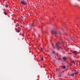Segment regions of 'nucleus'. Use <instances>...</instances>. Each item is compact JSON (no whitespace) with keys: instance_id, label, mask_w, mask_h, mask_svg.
Wrapping results in <instances>:
<instances>
[{"instance_id":"0eeeda50","label":"nucleus","mask_w":80,"mask_h":80,"mask_svg":"<svg viewBox=\"0 0 80 80\" xmlns=\"http://www.w3.org/2000/svg\"><path fill=\"white\" fill-rule=\"evenodd\" d=\"M33 27H34V25L33 24H32L30 26V28H32Z\"/></svg>"},{"instance_id":"b1692460","label":"nucleus","mask_w":80,"mask_h":80,"mask_svg":"<svg viewBox=\"0 0 80 80\" xmlns=\"http://www.w3.org/2000/svg\"><path fill=\"white\" fill-rule=\"evenodd\" d=\"M55 58H56V56L55 57Z\"/></svg>"},{"instance_id":"4468645a","label":"nucleus","mask_w":80,"mask_h":80,"mask_svg":"<svg viewBox=\"0 0 80 80\" xmlns=\"http://www.w3.org/2000/svg\"><path fill=\"white\" fill-rule=\"evenodd\" d=\"M22 36H23V37H24V33H22Z\"/></svg>"},{"instance_id":"f8f14e48","label":"nucleus","mask_w":80,"mask_h":80,"mask_svg":"<svg viewBox=\"0 0 80 80\" xmlns=\"http://www.w3.org/2000/svg\"><path fill=\"white\" fill-rule=\"evenodd\" d=\"M74 74H78V72H74Z\"/></svg>"},{"instance_id":"f03ea898","label":"nucleus","mask_w":80,"mask_h":80,"mask_svg":"<svg viewBox=\"0 0 80 80\" xmlns=\"http://www.w3.org/2000/svg\"><path fill=\"white\" fill-rule=\"evenodd\" d=\"M52 33L54 34V35H55V36H56V35H57V31H52Z\"/></svg>"},{"instance_id":"423d86ee","label":"nucleus","mask_w":80,"mask_h":80,"mask_svg":"<svg viewBox=\"0 0 80 80\" xmlns=\"http://www.w3.org/2000/svg\"><path fill=\"white\" fill-rule=\"evenodd\" d=\"M71 77H74V73H71L70 75Z\"/></svg>"},{"instance_id":"6e6552de","label":"nucleus","mask_w":80,"mask_h":80,"mask_svg":"<svg viewBox=\"0 0 80 80\" xmlns=\"http://www.w3.org/2000/svg\"><path fill=\"white\" fill-rule=\"evenodd\" d=\"M18 33H19V32H20V30H18V31H16Z\"/></svg>"},{"instance_id":"393cba45","label":"nucleus","mask_w":80,"mask_h":80,"mask_svg":"<svg viewBox=\"0 0 80 80\" xmlns=\"http://www.w3.org/2000/svg\"><path fill=\"white\" fill-rule=\"evenodd\" d=\"M3 0V1H5V0Z\"/></svg>"},{"instance_id":"aec40b11","label":"nucleus","mask_w":80,"mask_h":80,"mask_svg":"<svg viewBox=\"0 0 80 80\" xmlns=\"http://www.w3.org/2000/svg\"><path fill=\"white\" fill-rule=\"evenodd\" d=\"M16 27H17V25H16Z\"/></svg>"},{"instance_id":"9b49d317","label":"nucleus","mask_w":80,"mask_h":80,"mask_svg":"<svg viewBox=\"0 0 80 80\" xmlns=\"http://www.w3.org/2000/svg\"><path fill=\"white\" fill-rule=\"evenodd\" d=\"M40 50H41V51H42H42H43V49H42V48H41Z\"/></svg>"},{"instance_id":"5701e85b","label":"nucleus","mask_w":80,"mask_h":80,"mask_svg":"<svg viewBox=\"0 0 80 80\" xmlns=\"http://www.w3.org/2000/svg\"><path fill=\"white\" fill-rule=\"evenodd\" d=\"M53 53H55V52H53Z\"/></svg>"},{"instance_id":"7ed1b4c3","label":"nucleus","mask_w":80,"mask_h":80,"mask_svg":"<svg viewBox=\"0 0 80 80\" xmlns=\"http://www.w3.org/2000/svg\"><path fill=\"white\" fill-rule=\"evenodd\" d=\"M56 47L57 50H59V48H60V47L57 43H56Z\"/></svg>"},{"instance_id":"dca6fc26","label":"nucleus","mask_w":80,"mask_h":80,"mask_svg":"<svg viewBox=\"0 0 80 80\" xmlns=\"http://www.w3.org/2000/svg\"><path fill=\"white\" fill-rule=\"evenodd\" d=\"M4 13L5 15H7V13L6 12H4Z\"/></svg>"},{"instance_id":"f3484780","label":"nucleus","mask_w":80,"mask_h":80,"mask_svg":"<svg viewBox=\"0 0 80 80\" xmlns=\"http://www.w3.org/2000/svg\"><path fill=\"white\" fill-rule=\"evenodd\" d=\"M63 68H65V66H63Z\"/></svg>"},{"instance_id":"1a4fd4ad","label":"nucleus","mask_w":80,"mask_h":80,"mask_svg":"<svg viewBox=\"0 0 80 80\" xmlns=\"http://www.w3.org/2000/svg\"><path fill=\"white\" fill-rule=\"evenodd\" d=\"M73 38H72V37L70 38L71 40H73Z\"/></svg>"},{"instance_id":"6ab92c4d","label":"nucleus","mask_w":80,"mask_h":80,"mask_svg":"<svg viewBox=\"0 0 80 80\" xmlns=\"http://www.w3.org/2000/svg\"><path fill=\"white\" fill-rule=\"evenodd\" d=\"M62 72H60V74H62Z\"/></svg>"},{"instance_id":"412c9836","label":"nucleus","mask_w":80,"mask_h":80,"mask_svg":"<svg viewBox=\"0 0 80 80\" xmlns=\"http://www.w3.org/2000/svg\"><path fill=\"white\" fill-rule=\"evenodd\" d=\"M70 66H71V65H69V67H70Z\"/></svg>"},{"instance_id":"2eb2a0df","label":"nucleus","mask_w":80,"mask_h":80,"mask_svg":"<svg viewBox=\"0 0 80 80\" xmlns=\"http://www.w3.org/2000/svg\"><path fill=\"white\" fill-rule=\"evenodd\" d=\"M72 62L74 63V64H75V62L72 61Z\"/></svg>"},{"instance_id":"39448f33","label":"nucleus","mask_w":80,"mask_h":80,"mask_svg":"<svg viewBox=\"0 0 80 80\" xmlns=\"http://www.w3.org/2000/svg\"><path fill=\"white\" fill-rule=\"evenodd\" d=\"M72 53L74 54H77V52L76 51H73Z\"/></svg>"},{"instance_id":"a211bd4d","label":"nucleus","mask_w":80,"mask_h":80,"mask_svg":"<svg viewBox=\"0 0 80 80\" xmlns=\"http://www.w3.org/2000/svg\"><path fill=\"white\" fill-rule=\"evenodd\" d=\"M42 60H43V58H42Z\"/></svg>"},{"instance_id":"f257e3e1","label":"nucleus","mask_w":80,"mask_h":80,"mask_svg":"<svg viewBox=\"0 0 80 80\" xmlns=\"http://www.w3.org/2000/svg\"><path fill=\"white\" fill-rule=\"evenodd\" d=\"M21 3L22 4H23V5H27V3L26 2H25L24 1H22L21 2Z\"/></svg>"},{"instance_id":"4be33fe9","label":"nucleus","mask_w":80,"mask_h":80,"mask_svg":"<svg viewBox=\"0 0 80 80\" xmlns=\"http://www.w3.org/2000/svg\"><path fill=\"white\" fill-rule=\"evenodd\" d=\"M63 30V29L62 28V30Z\"/></svg>"},{"instance_id":"ddd939ff","label":"nucleus","mask_w":80,"mask_h":80,"mask_svg":"<svg viewBox=\"0 0 80 80\" xmlns=\"http://www.w3.org/2000/svg\"><path fill=\"white\" fill-rule=\"evenodd\" d=\"M5 6H6V8H7V7H8V5H6Z\"/></svg>"},{"instance_id":"9d476101","label":"nucleus","mask_w":80,"mask_h":80,"mask_svg":"<svg viewBox=\"0 0 80 80\" xmlns=\"http://www.w3.org/2000/svg\"><path fill=\"white\" fill-rule=\"evenodd\" d=\"M62 45H64V43H65V42H62Z\"/></svg>"},{"instance_id":"20e7f679","label":"nucleus","mask_w":80,"mask_h":80,"mask_svg":"<svg viewBox=\"0 0 80 80\" xmlns=\"http://www.w3.org/2000/svg\"><path fill=\"white\" fill-rule=\"evenodd\" d=\"M63 59L64 60H67L68 59L66 57H63Z\"/></svg>"}]
</instances>
